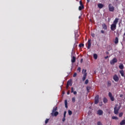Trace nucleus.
Returning <instances> with one entry per match:
<instances>
[{"label": "nucleus", "instance_id": "nucleus-1", "mask_svg": "<svg viewBox=\"0 0 125 125\" xmlns=\"http://www.w3.org/2000/svg\"><path fill=\"white\" fill-rule=\"evenodd\" d=\"M119 18H116L113 21V23L110 25V29L111 31H115L117 29V24L119 22Z\"/></svg>", "mask_w": 125, "mask_h": 125}, {"label": "nucleus", "instance_id": "nucleus-2", "mask_svg": "<svg viewBox=\"0 0 125 125\" xmlns=\"http://www.w3.org/2000/svg\"><path fill=\"white\" fill-rule=\"evenodd\" d=\"M57 111V107L55 106L53 107L52 113H51V116L52 117H57L58 115H59V112Z\"/></svg>", "mask_w": 125, "mask_h": 125}, {"label": "nucleus", "instance_id": "nucleus-3", "mask_svg": "<svg viewBox=\"0 0 125 125\" xmlns=\"http://www.w3.org/2000/svg\"><path fill=\"white\" fill-rule=\"evenodd\" d=\"M120 109H121V107H120L118 104H116L114 107V114H115V115L119 114Z\"/></svg>", "mask_w": 125, "mask_h": 125}, {"label": "nucleus", "instance_id": "nucleus-4", "mask_svg": "<svg viewBox=\"0 0 125 125\" xmlns=\"http://www.w3.org/2000/svg\"><path fill=\"white\" fill-rule=\"evenodd\" d=\"M108 9L109 11H110L111 12H113L115 10V7L112 5V4H109L108 5Z\"/></svg>", "mask_w": 125, "mask_h": 125}, {"label": "nucleus", "instance_id": "nucleus-5", "mask_svg": "<svg viewBox=\"0 0 125 125\" xmlns=\"http://www.w3.org/2000/svg\"><path fill=\"white\" fill-rule=\"evenodd\" d=\"M117 62H118V60L116 58H113L112 60L110 61L111 65H114L115 63H117Z\"/></svg>", "mask_w": 125, "mask_h": 125}, {"label": "nucleus", "instance_id": "nucleus-6", "mask_svg": "<svg viewBox=\"0 0 125 125\" xmlns=\"http://www.w3.org/2000/svg\"><path fill=\"white\" fill-rule=\"evenodd\" d=\"M108 96L110 98L111 101H115V98L113 96V95H112V93L111 92H109L108 93Z\"/></svg>", "mask_w": 125, "mask_h": 125}, {"label": "nucleus", "instance_id": "nucleus-7", "mask_svg": "<svg viewBox=\"0 0 125 125\" xmlns=\"http://www.w3.org/2000/svg\"><path fill=\"white\" fill-rule=\"evenodd\" d=\"M86 76H87V73H86V69H85L84 70V74L83 78V82L85 81V79H86Z\"/></svg>", "mask_w": 125, "mask_h": 125}, {"label": "nucleus", "instance_id": "nucleus-8", "mask_svg": "<svg viewBox=\"0 0 125 125\" xmlns=\"http://www.w3.org/2000/svg\"><path fill=\"white\" fill-rule=\"evenodd\" d=\"M99 102V95H97L95 97L94 103H95V104H98Z\"/></svg>", "mask_w": 125, "mask_h": 125}, {"label": "nucleus", "instance_id": "nucleus-9", "mask_svg": "<svg viewBox=\"0 0 125 125\" xmlns=\"http://www.w3.org/2000/svg\"><path fill=\"white\" fill-rule=\"evenodd\" d=\"M91 47V40L89 39L87 42V48H88V49H89V48H90Z\"/></svg>", "mask_w": 125, "mask_h": 125}, {"label": "nucleus", "instance_id": "nucleus-10", "mask_svg": "<svg viewBox=\"0 0 125 125\" xmlns=\"http://www.w3.org/2000/svg\"><path fill=\"white\" fill-rule=\"evenodd\" d=\"M113 79L114 81L116 82V83L119 82V77L118 76V75H117V74H115L113 76Z\"/></svg>", "mask_w": 125, "mask_h": 125}, {"label": "nucleus", "instance_id": "nucleus-11", "mask_svg": "<svg viewBox=\"0 0 125 125\" xmlns=\"http://www.w3.org/2000/svg\"><path fill=\"white\" fill-rule=\"evenodd\" d=\"M97 114L99 115V116H102L103 115V111L101 109H99L97 111Z\"/></svg>", "mask_w": 125, "mask_h": 125}, {"label": "nucleus", "instance_id": "nucleus-12", "mask_svg": "<svg viewBox=\"0 0 125 125\" xmlns=\"http://www.w3.org/2000/svg\"><path fill=\"white\" fill-rule=\"evenodd\" d=\"M98 7H99V8L101 9V8H103V7H104V5H103V4L102 3H99L98 4Z\"/></svg>", "mask_w": 125, "mask_h": 125}, {"label": "nucleus", "instance_id": "nucleus-13", "mask_svg": "<svg viewBox=\"0 0 125 125\" xmlns=\"http://www.w3.org/2000/svg\"><path fill=\"white\" fill-rule=\"evenodd\" d=\"M67 86H69V85H70V86H72V80L68 81L67 83Z\"/></svg>", "mask_w": 125, "mask_h": 125}, {"label": "nucleus", "instance_id": "nucleus-14", "mask_svg": "<svg viewBox=\"0 0 125 125\" xmlns=\"http://www.w3.org/2000/svg\"><path fill=\"white\" fill-rule=\"evenodd\" d=\"M72 63H75L76 62V57L73 56L71 59Z\"/></svg>", "mask_w": 125, "mask_h": 125}, {"label": "nucleus", "instance_id": "nucleus-15", "mask_svg": "<svg viewBox=\"0 0 125 125\" xmlns=\"http://www.w3.org/2000/svg\"><path fill=\"white\" fill-rule=\"evenodd\" d=\"M119 73H120L122 77H125V74H124L125 72L123 70H120L119 71Z\"/></svg>", "mask_w": 125, "mask_h": 125}, {"label": "nucleus", "instance_id": "nucleus-16", "mask_svg": "<svg viewBox=\"0 0 125 125\" xmlns=\"http://www.w3.org/2000/svg\"><path fill=\"white\" fill-rule=\"evenodd\" d=\"M102 27H103V29H104V30H107V25H106V24L104 23L102 25Z\"/></svg>", "mask_w": 125, "mask_h": 125}, {"label": "nucleus", "instance_id": "nucleus-17", "mask_svg": "<svg viewBox=\"0 0 125 125\" xmlns=\"http://www.w3.org/2000/svg\"><path fill=\"white\" fill-rule=\"evenodd\" d=\"M114 43H115V44L119 43V38H118V37H116L115 38Z\"/></svg>", "mask_w": 125, "mask_h": 125}, {"label": "nucleus", "instance_id": "nucleus-18", "mask_svg": "<svg viewBox=\"0 0 125 125\" xmlns=\"http://www.w3.org/2000/svg\"><path fill=\"white\" fill-rule=\"evenodd\" d=\"M64 104L65 108H68V102L67 101V100L64 101Z\"/></svg>", "mask_w": 125, "mask_h": 125}, {"label": "nucleus", "instance_id": "nucleus-19", "mask_svg": "<svg viewBox=\"0 0 125 125\" xmlns=\"http://www.w3.org/2000/svg\"><path fill=\"white\" fill-rule=\"evenodd\" d=\"M112 85V83H111V81H107V86L108 87L111 86Z\"/></svg>", "mask_w": 125, "mask_h": 125}, {"label": "nucleus", "instance_id": "nucleus-20", "mask_svg": "<svg viewBox=\"0 0 125 125\" xmlns=\"http://www.w3.org/2000/svg\"><path fill=\"white\" fill-rule=\"evenodd\" d=\"M84 8V6H80L79 7V10H83Z\"/></svg>", "mask_w": 125, "mask_h": 125}, {"label": "nucleus", "instance_id": "nucleus-21", "mask_svg": "<svg viewBox=\"0 0 125 125\" xmlns=\"http://www.w3.org/2000/svg\"><path fill=\"white\" fill-rule=\"evenodd\" d=\"M103 102L104 103H107V102H108V99H107V98H106L105 97H104L103 99Z\"/></svg>", "mask_w": 125, "mask_h": 125}, {"label": "nucleus", "instance_id": "nucleus-22", "mask_svg": "<svg viewBox=\"0 0 125 125\" xmlns=\"http://www.w3.org/2000/svg\"><path fill=\"white\" fill-rule=\"evenodd\" d=\"M119 68L121 70H123V69H124V64H121L119 66Z\"/></svg>", "mask_w": 125, "mask_h": 125}, {"label": "nucleus", "instance_id": "nucleus-23", "mask_svg": "<svg viewBox=\"0 0 125 125\" xmlns=\"http://www.w3.org/2000/svg\"><path fill=\"white\" fill-rule=\"evenodd\" d=\"M120 125H125V120H122V121L120 122Z\"/></svg>", "mask_w": 125, "mask_h": 125}, {"label": "nucleus", "instance_id": "nucleus-24", "mask_svg": "<svg viewBox=\"0 0 125 125\" xmlns=\"http://www.w3.org/2000/svg\"><path fill=\"white\" fill-rule=\"evenodd\" d=\"M93 57H94V59L96 60V59H97L98 56H97V55L96 54H94Z\"/></svg>", "mask_w": 125, "mask_h": 125}, {"label": "nucleus", "instance_id": "nucleus-25", "mask_svg": "<svg viewBox=\"0 0 125 125\" xmlns=\"http://www.w3.org/2000/svg\"><path fill=\"white\" fill-rule=\"evenodd\" d=\"M68 115L69 116H71L72 114H73V112L70 110H68Z\"/></svg>", "mask_w": 125, "mask_h": 125}, {"label": "nucleus", "instance_id": "nucleus-26", "mask_svg": "<svg viewBox=\"0 0 125 125\" xmlns=\"http://www.w3.org/2000/svg\"><path fill=\"white\" fill-rule=\"evenodd\" d=\"M72 101L73 103H75V102H76V98H75V97L72 98Z\"/></svg>", "mask_w": 125, "mask_h": 125}, {"label": "nucleus", "instance_id": "nucleus-27", "mask_svg": "<svg viewBox=\"0 0 125 125\" xmlns=\"http://www.w3.org/2000/svg\"><path fill=\"white\" fill-rule=\"evenodd\" d=\"M123 115H124V113H123L122 112L120 113L119 114V118H122L123 117Z\"/></svg>", "mask_w": 125, "mask_h": 125}, {"label": "nucleus", "instance_id": "nucleus-28", "mask_svg": "<svg viewBox=\"0 0 125 125\" xmlns=\"http://www.w3.org/2000/svg\"><path fill=\"white\" fill-rule=\"evenodd\" d=\"M84 44H83V43H81V44H80L79 45V47H83L84 46Z\"/></svg>", "mask_w": 125, "mask_h": 125}, {"label": "nucleus", "instance_id": "nucleus-29", "mask_svg": "<svg viewBox=\"0 0 125 125\" xmlns=\"http://www.w3.org/2000/svg\"><path fill=\"white\" fill-rule=\"evenodd\" d=\"M80 4L81 6H84L83 4V1L82 0L80 1Z\"/></svg>", "mask_w": 125, "mask_h": 125}, {"label": "nucleus", "instance_id": "nucleus-30", "mask_svg": "<svg viewBox=\"0 0 125 125\" xmlns=\"http://www.w3.org/2000/svg\"><path fill=\"white\" fill-rule=\"evenodd\" d=\"M112 120H118V117H116V116H113L112 117Z\"/></svg>", "mask_w": 125, "mask_h": 125}, {"label": "nucleus", "instance_id": "nucleus-31", "mask_svg": "<svg viewBox=\"0 0 125 125\" xmlns=\"http://www.w3.org/2000/svg\"><path fill=\"white\" fill-rule=\"evenodd\" d=\"M66 114H67V112L65 111L63 113V118H66Z\"/></svg>", "mask_w": 125, "mask_h": 125}, {"label": "nucleus", "instance_id": "nucleus-32", "mask_svg": "<svg viewBox=\"0 0 125 125\" xmlns=\"http://www.w3.org/2000/svg\"><path fill=\"white\" fill-rule=\"evenodd\" d=\"M85 84H87L88 83V79H86L84 83Z\"/></svg>", "mask_w": 125, "mask_h": 125}, {"label": "nucleus", "instance_id": "nucleus-33", "mask_svg": "<svg viewBox=\"0 0 125 125\" xmlns=\"http://www.w3.org/2000/svg\"><path fill=\"white\" fill-rule=\"evenodd\" d=\"M81 70V67H78V68L77 71H78V73H80Z\"/></svg>", "mask_w": 125, "mask_h": 125}, {"label": "nucleus", "instance_id": "nucleus-34", "mask_svg": "<svg viewBox=\"0 0 125 125\" xmlns=\"http://www.w3.org/2000/svg\"><path fill=\"white\" fill-rule=\"evenodd\" d=\"M80 36V35L78 33L75 34V38H78Z\"/></svg>", "mask_w": 125, "mask_h": 125}, {"label": "nucleus", "instance_id": "nucleus-35", "mask_svg": "<svg viewBox=\"0 0 125 125\" xmlns=\"http://www.w3.org/2000/svg\"><path fill=\"white\" fill-rule=\"evenodd\" d=\"M48 121H49V119H46L45 121V124H47V123H48Z\"/></svg>", "mask_w": 125, "mask_h": 125}, {"label": "nucleus", "instance_id": "nucleus-36", "mask_svg": "<svg viewBox=\"0 0 125 125\" xmlns=\"http://www.w3.org/2000/svg\"><path fill=\"white\" fill-rule=\"evenodd\" d=\"M78 46V45L76 44V43L74 44L73 46V48H76V47Z\"/></svg>", "mask_w": 125, "mask_h": 125}, {"label": "nucleus", "instance_id": "nucleus-37", "mask_svg": "<svg viewBox=\"0 0 125 125\" xmlns=\"http://www.w3.org/2000/svg\"><path fill=\"white\" fill-rule=\"evenodd\" d=\"M77 77V73H74L73 74V78H76Z\"/></svg>", "mask_w": 125, "mask_h": 125}, {"label": "nucleus", "instance_id": "nucleus-38", "mask_svg": "<svg viewBox=\"0 0 125 125\" xmlns=\"http://www.w3.org/2000/svg\"><path fill=\"white\" fill-rule=\"evenodd\" d=\"M71 93H73V92H74V88L73 87H71Z\"/></svg>", "mask_w": 125, "mask_h": 125}, {"label": "nucleus", "instance_id": "nucleus-39", "mask_svg": "<svg viewBox=\"0 0 125 125\" xmlns=\"http://www.w3.org/2000/svg\"><path fill=\"white\" fill-rule=\"evenodd\" d=\"M65 121H66V118L63 117V119L62 120V122H65Z\"/></svg>", "mask_w": 125, "mask_h": 125}, {"label": "nucleus", "instance_id": "nucleus-40", "mask_svg": "<svg viewBox=\"0 0 125 125\" xmlns=\"http://www.w3.org/2000/svg\"><path fill=\"white\" fill-rule=\"evenodd\" d=\"M101 33H102V34H104V33H105V32L104 31V30H101Z\"/></svg>", "mask_w": 125, "mask_h": 125}, {"label": "nucleus", "instance_id": "nucleus-41", "mask_svg": "<svg viewBox=\"0 0 125 125\" xmlns=\"http://www.w3.org/2000/svg\"><path fill=\"white\" fill-rule=\"evenodd\" d=\"M107 58H109V56H108L104 57V59H107Z\"/></svg>", "mask_w": 125, "mask_h": 125}, {"label": "nucleus", "instance_id": "nucleus-42", "mask_svg": "<svg viewBox=\"0 0 125 125\" xmlns=\"http://www.w3.org/2000/svg\"><path fill=\"white\" fill-rule=\"evenodd\" d=\"M91 36H92V37L93 38H94V37H95V34H92L91 35Z\"/></svg>", "mask_w": 125, "mask_h": 125}, {"label": "nucleus", "instance_id": "nucleus-43", "mask_svg": "<svg viewBox=\"0 0 125 125\" xmlns=\"http://www.w3.org/2000/svg\"><path fill=\"white\" fill-rule=\"evenodd\" d=\"M74 94L76 95L77 94V91H75L73 92Z\"/></svg>", "mask_w": 125, "mask_h": 125}, {"label": "nucleus", "instance_id": "nucleus-44", "mask_svg": "<svg viewBox=\"0 0 125 125\" xmlns=\"http://www.w3.org/2000/svg\"><path fill=\"white\" fill-rule=\"evenodd\" d=\"M123 96H124V95L123 94H121L120 95V97H123Z\"/></svg>", "mask_w": 125, "mask_h": 125}, {"label": "nucleus", "instance_id": "nucleus-45", "mask_svg": "<svg viewBox=\"0 0 125 125\" xmlns=\"http://www.w3.org/2000/svg\"><path fill=\"white\" fill-rule=\"evenodd\" d=\"M83 59H82L81 60V63H83Z\"/></svg>", "mask_w": 125, "mask_h": 125}, {"label": "nucleus", "instance_id": "nucleus-46", "mask_svg": "<svg viewBox=\"0 0 125 125\" xmlns=\"http://www.w3.org/2000/svg\"><path fill=\"white\" fill-rule=\"evenodd\" d=\"M68 87H69V86H68V84L66 85V89H68Z\"/></svg>", "mask_w": 125, "mask_h": 125}, {"label": "nucleus", "instance_id": "nucleus-47", "mask_svg": "<svg viewBox=\"0 0 125 125\" xmlns=\"http://www.w3.org/2000/svg\"><path fill=\"white\" fill-rule=\"evenodd\" d=\"M67 94L68 95H69V94H70V92H69V91L67 92Z\"/></svg>", "mask_w": 125, "mask_h": 125}, {"label": "nucleus", "instance_id": "nucleus-48", "mask_svg": "<svg viewBox=\"0 0 125 125\" xmlns=\"http://www.w3.org/2000/svg\"><path fill=\"white\" fill-rule=\"evenodd\" d=\"M90 1V0H87V2H89Z\"/></svg>", "mask_w": 125, "mask_h": 125}, {"label": "nucleus", "instance_id": "nucleus-49", "mask_svg": "<svg viewBox=\"0 0 125 125\" xmlns=\"http://www.w3.org/2000/svg\"><path fill=\"white\" fill-rule=\"evenodd\" d=\"M87 90H89V89H88V87L86 88Z\"/></svg>", "mask_w": 125, "mask_h": 125}, {"label": "nucleus", "instance_id": "nucleus-50", "mask_svg": "<svg viewBox=\"0 0 125 125\" xmlns=\"http://www.w3.org/2000/svg\"><path fill=\"white\" fill-rule=\"evenodd\" d=\"M106 54H109V52H107Z\"/></svg>", "mask_w": 125, "mask_h": 125}]
</instances>
